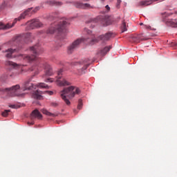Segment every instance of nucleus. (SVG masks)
Returning <instances> with one entry per match:
<instances>
[{
	"mask_svg": "<svg viewBox=\"0 0 177 177\" xmlns=\"http://www.w3.org/2000/svg\"><path fill=\"white\" fill-rule=\"evenodd\" d=\"M30 81L31 79H29L25 82L21 88H20V85L17 84L10 88H0V92H10L12 96H22L23 92L25 91H31V89H35L37 87L49 89V86L45 83H38L37 84L34 85V84L30 83Z\"/></svg>",
	"mask_w": 177,
	"mask_h": 177,
	"instance_id": "1",
	"label": "nucleus"
},
{
	"mask_svg": "<svg viewBox=\"0 0 177 177\" xmlns=\"http://www.w3.org/2000/svg\"><path fill=\"white\" fill-rule=\"evenodd\" d=\"M113 37V33L108 32L105 35H102L98 37H91V40H89V37L87 38H79L74 41L68 47V53H71L74 52L80 45H81L82 42H87L88 45H95V44H97L99 41H102V42H105V41H109Z\"/></svg>",
	"mask_w": 177,
	"mask_h": 177,
	"instance_id": "2",
	"label": "nucleus"
},
{
	"mask_svg": "<svg viewBox=\"0 0 177 177\" xmlns=\"http://www.w3.org/2000/svg\"><path fill=\"white\" fill-rule=\"evenodd\" d=\"M80 93L81 90H80L78 87L71 86L68 88H64V90L61 91V97L67 106H70L71 102L68 99H67V97L73 99L75 95H80Z\"/></svg>",
	"mask_w": 177,
	"mask_h": 177,
	"instance_id": "3",
	"label": "nucleus"
},
{
	"mask_svg": "<svg viewBox=\"0 0 177 177\" xmlns=\"http://www.w3.org/2000/svg\"><path fill=\"white\" fill-rule=\"evenodd\" d=\"M68 24L67 19H62L59 22L51 24L48 30H46V34H55L56 32L59 34L64 32Z\"/></svg>",
	"mask_w": 177,
	"mask_h": 177,
	"instance_id": "4",
	"label": "nucleus"
},
{
	"mask_svg": "<svg viewBox=\"0 0 177 177\" xmlns=\"http://www.w3.org/2000/svg\"><path fill=\"white\" fill-rule=\"evenodd\" d=\"M32 10V8H28L23 13H21L18 18H16L12 24H7L5 25L3 24V23L0 22V30H9V28H12V27H14L15 24L17 23V20L20 21V20H23V19H26V16H31V15H32V12H31Z\"/></svg>",
	"mask_w": 177,
	"mask_h": 177,
	"instance_id": "5",
	"label": "nucleus"
},
{
	"mask_svg": "<svg viewBox=\"0 0 177 177\" xmlns=\"http://www.w3.org/2000/svg\"><path fill=\"white\" fill-rule=\"evenodd\" d=\"M30 52L31 53H33L32 55H20L21 57L24 60H26V62H28L29 63H31V62H34L35 60H37V56H38V51L39 50V47H38V45H35L34 46H32L29 49Z\"/></svg>",
	"mask_w": 177,
	"mask_h": 177,
	"instance_id": "6",
	"label": "nucleus"
},
{
	"mask_svg": "<svg viewBox=\"0 0 177 177\" xmlns=\"http://www.w3.org/2000/svg\"><path fill=\"white\" fill-rule=\"evenodd\" d=\"M62 73H63V69H60L57 73V76L56 77L57 85L59 86H67L71 85L70 82L67 81L64 78H62Z\"/></svg>",
	"mask_w": 177,
	"mask_h": 177,
	"instance_id": "7",
	"label": "nucleus"
},
{
	"mask_svg": "<svg viewBox=\"0 0 177 177\" xmlns=\"http://www.w3.org/2000/svg\"><path fill=\"white\" fill-rule=\"evenodd\" d=\"M27 30H34V28H39L42 27V23L39 20L35 19L26 23Z\"/></svg>",
	"mask_w": 177,
	"mask_h": 177,
	"instance_id": "8",
	"label": "nucleus"
},
{
	"mask_svg": "<svg viewBox=\"0 0 177 177\" xmlns=\"http://www.w3.org/2000/svg\"><path fill=\"white\" fill-rule=\"evenodd\" d=\"M97 20H99L102 26H110L111 21H110V17L109 15L99 16L97 17Z\"/></svg>",
	"mask_w": 177,
	"mask_h": 177,
	"instance_id": "9",
	"label": "nucleus"
},
{
	"mask_svg": "<svg viewBox=\"0 0 177 177\" xmlns=\"http://www.w3.org/2000/svg\"><path fill=\"white\" fill-rule=\"evenodd\" d=\"M75 7L80 9H93V6H91L89 3H84L76 1L74 3Z\"/></svg>",
	"mask_w": 177,
	"mask_h": 177,
	"instance_id": "10",
	"label": "nucleus"
},
{
	"mask_svg": "<svg viewBox=\"0 0 177 177\" xmlns=\"http://www.w3.org/2000/svg\"><path fill=\"white\" fill-rule=\"evenodd\" d=\"M34 118H38V120H41V118H42V114H41V113H39V111H38L37 109H35L31 113L30 119L34 120Z\"/></svg>",
	"mask_w": 177,
	"mask_h": 177,
	"instance_id": "11",
	"label": "nucleus"
},
{
	"mask_svg": "<svg viewBox=\"0 0 177 177\" xmlns=\"http://www.w3.org/2000/svg\"><path fill=\"white\" fill-rule=\"evenodd\" d=\"M47 77H50V75H53V71L52 70V67L50 65L46 64L45 65V75Z\"/></svg>",
	"mask_w": 177,
	"mask_h": 177,
	"instance_id": "12",
	"label": "nucleus"
},
{
	"mask_svg": "<svg viewBox=\"0 0 177 177\" xmlns=\"http://www.w3.org/2000/svg\"><path fill=\"white\" fill-rule=\"evenodd\" d=\"M44 93V92L37 90L35 92H33L32 93V97L33 99H37V100H41L42 99V94Z\"/></svg>",
	"mask_w": 177,
	"mask_h": 177,
	"instance_id": "13",
	"label": "nucleus"
},
{
	"mask_svg": "<svg viewBox=\"0 0 177 177\" xmlns=\"http://www.w3.org/2000/svg\"><path fill=\"white\" fill-rule=\"evenodd\" d=\"M166 24L170 27L177 28V19H167L166 21Z\"/></svg>",
	"mask_w": 177,
	"mask_h": 177,
	"instance_id": "14",
	"label": "nucleus"
},
{
	"mask_svg": "<svg viewBox=\"0 0 177 177\" xmlns=\"http://www.w3.org/2000/svg\"><path fill=\"white\" fill-rule=\"evenodd\" d=\"M6 66H10V67H13V68H20V67H21V65L17 64L11 61H6Z\"/></svg>",
	"mask_w": 177,
	"mask_h": 177,
	"instance_id": "15",
	"label": "nucleus"
},
{
	"mask_svg": "<svg viewBox=\"0 0 177 177\" xmlns=\"http://www.w3.org/2000/svg\"><path fill=\"white\" fill-rule=\"evenodd\" d=\"M6 52V57L10 58L12 57V55L16 52V49H12V48H8Z\"/></svg>",
	"mask_w": 177,
	"mask_h": 177,
	"instance_id": "16",
	"label": "nucleus"
},
{
	"mask_svg": "<svg viewBox=\"0 0 177 177\" xmlns=\"http://www.w3.org/2000/svg\"><path fill=\"white\" fill-rule=\"evenodd\" d=\"M41 113H43V114H46V115H48L49 117H56V115H57L55 113H52L49 112L46 109H42Z\"/></svg>",
	"mask_w": 177,
	"mask_h": 177,
	"instance_id": "17",
	"label": "nucleus"
},
{
	"mask_svg": "<svg viewBox=\"0 0 177 177\" xmlns=\"http://www.w3.org/2000/svg\"><path fill=\"white\" fill-rule=\"evenodd\" d=\"M110 49H111V46H106L105 48H104L102 50H101V53L102 55H106V53H107V52L110 51Z\"/></svg>",
	"mask_w": 177,
	"mask_h": 177,
	"instance_id": "18",
	"label": "nucleus"
},
{
	"mask_svg": "<svg viewBox=\"0 0 177 177\" xmlns=\"http://www.w3.org/2000/svg\"><path fill=\"white\" fill-rule=\"evenodd\" d=\"M128 28H127V24L124 21H122V26H121V30L122 32H125V31H127Z\"/></svg>",
	"mask_w": 177,
	"mask_h": 177,
	"instance_id": "19",
	"label": "nucleus"
},
{
	"mask_svg": "<svg viewBox=\"0 0 177 177\" xmlns=\"http://www.w3.org/2000/svg\"><path fill=\"white\" fill-rule=\"evenodd\" d=\"M30 71H35V75H38L39 71H38V66H34L30 68Z\"/></svg>",
	"mask_w": 177,
	"mask_h": 177,
	"instance_id": "20",
	"label": "nucleus"
},
{
	"mask_svg": "<svg viewBox=\"0 0 177 177\" xmlns=\"http://www.w3.org/2000/svg\"><path fill=\"white\" fill-rule=\"evenodd\" d=\"M138 39H139V41H147V39H149V38L147 37H145V36H143V34H140L137 36Z\"/></svg>",
	"mask_w": 177,
	"mask_h": 177,
	"instance_id": "21",
	"label": "nucleus"
},
{
	"mask_svg": "<svg viewBox=\"0 0 177 177\" xmlns=\"http://www.w3.org/2000/svg\"><path fill=\"white\" fill-rule=\"evenodd\" d=\"M161 15L163 20H165L167 17H169V16H171V13H168V12H163Z\"/></svg>",
	"mask_w": 177,
	"mask_h": 177,
	"instance_id": "22",
	"label": "nucleus"
},
{
	"mask_svg": "<svg viewBox=\"0 0 177 177\" xmlns=\"http://www.w3.org/2000/svg\"><path fill=\"white\" fill-rule=\"evenodd\" d=\"M86 63H88V59H85L82 62H75L73 63V64L74 66H80V64H85Z\"/></svg>",
	"mask_w": 177,
	"mask_h": 177,
	"instance_id": "23",
	"label": "nucleus"
},
{
	"mask_svg": "<svg viewBox=\"0 0 177 177\" xmlns=\"http://www.w3.org/2000/svg\"><path fill=\"white\" fill-rule=\"evenodd\" d=\"M51 3H53V5H56L57 6H62V5H63V3L56 1H51Z\"/></svg>",
	"mask_w": 177,
	"mask_h": 177,
	"instance_id": "24",
	"label": "nucleus"
},
{
	"mask_svg": "<svg viewBox=\"0 0 177 177\" xmlns=\"http://www.w3.org/2000/svg\"><path fill=\"white\" fill-rule=\"evenodd\" d=\"M9 113H10V110H5V111L2 113L3 117H8V115H9Z\"/></svg>",
	"mask_w": 177,
	"mask_h": 177,
	"instance_id": "25",
	"label": "nucleus"
},
{
	"mask_svg": "<svg viewBox=\"0 0 177 177\" xmlns=\"http://www.w3.org/2000/svg\"><path fill=\"white\" fill-rule=\"evenodd\" d=\"M78 110H81L82 109V100H79L78 104H77Z\"/></svg>",
	"mask_w": 177,
	"mask_h": 177,
	"instance_id": "26",
	"label": "nucleus"
},
{
	"mask_svg": "<svg viewBox=\"0 0 177 177\" xmlns=\"http://www.w3.org/2000/svg\"><path fill=\"white\" fill-rule=\"evenodd\" d=\"M5 6H6V3H5V1H3V3H1V4H0V12H2V10L5 9Z\"/></svg>",
	"mask_w": 177,
	"mask_h": 177,
	"instance_id": "27",
	"label": "nucleus"
},
{
	"mask_svg": "<svg viewBox=\"0 0 177 177\" xmlns=\"http://www.w3.org/2000/svg\"><path fill=\"white\" fill-rule=\"evenodd\" d=\"M50 106L52 107H57V106H59V102H50Z\"/></svg>",
	"mask_w": 177,
	"mask_h": 177,
	"instance_id": "28",
	"label": "nucleus"
},
{
	"mask_svg": "<svg viewBox=\"0 0 177 177\" xmlns=\"http://www.w3.org/2000/svg\"><path fill=\"white\" fill-rule=\"evenodd\" d=\"M84 32H86L88 35H91L92 34V30H90L88 28H84Z\"/></svg>",
	"mask_w": 177,
	"mask_h": 177,
	"instance_id": "29",
	"label": "nucleus"
},
{
	"mask_svg": "<svg viewBox=\"0 0 177 177\" xmlns=\"http://www.w3.org/2000/svg\"><path fill=\"white\" fill-rule=\"evenodd\" d=\"M38 10H39V7H36L35 8H34L32 11H31V12L32 13H35L36 12H38Z\"/></svg>",
	"mask_w": 177,
	"mask_h": 177,
	"instance_id": "30",
	"label": "nucleus"
},
{
	"mask_svg": "<svg viewBox=\"0 0 177 177\" xmlns=\"http://www.w3.org/2000/svg\"><path fill=\"white\" fill-rule=\"evenodd\" d=\"M121 2H122V1L117 0V3H116L117 8H118V6H120V5H121Z\"/></svg>",
	"mask_w": 177,
	"mask_h": 177,
	"instance_id": "31",
	"label": "nucleus"
},
{
	"mask_svg": "<svg viewBox=\"0 0 177 177\" xmlns=\"http://www.w3.org/2000/svg\"><path fill=\"white\" fill-rule=\"evenodd\" d=\"M53 82V80H52V78H48L45 80V82Z\"/></svg>",
	"mask_w": 177,
	"mask_h": 177,
	"instance_id": "32",
	"label": "nucleus"
},
{
	"mask_svg": "<svg viewBox=\"0 0 177 177\" xmlns=\"http://www.w3.org/2000/svg\"><path fill=\"white\" fill-rule=\"evenodd\" d=\"M105 9L106 10V12H110V6H109V5L105 6Z\"/></svg>",
	"mask_w": 177,
	"mask_h": 177,
	"instance_id": "33",
	"label": "nucleus"
},
{
	"mask_svg": "<svg viewBox=\"0 0 177 177\" xmlns=\"http://www.w3.org/2000/svg\"><path fill=\"white\" fill-rule=\"evenodd\" d=\"M88 67H89V64H86V66H84V68H82V70H86V68H88Z\"/></svg>",
	"mask_w": 177,
	"mask_h": 177,
	"instance_id": "34",
	"label": "nucleus"
},
{
	"mask_svg": "<svg viewBox=\"0 0 177 177\" xmlns=\"http://www.w3.org/2000/svg\"><path fill=\"white\" fill-rule=\"evenodd\" d=\"M57 13L51 14L50 17H57Z\"/></svg>",
	"mask_w": 177,
	"mask_h": 177,
	"instance_id": "35",
	"label": "nucleus"
},
{
	"mask_svg": "<svg viewBox=\"0 0 177 177\" xmlns=\"http://www.w3.org/2000/svg\"><path fill=\"white\" fill-rule=\"evenodd\" d=\"M145 28L149 29V28H151V27L150 26L145 25Z\"/></svg>",
	"mask_w": 177,
	"mask_h": 177,
	"instance_id": "36",
	"label": "nucleus"
},
{
	"mask_svg": "<svg viewBox=\"0 0 177 177\" xmlns=\"http://www.w3.org/2000/svg\"><path fill=\"white\" fill-rule=\"evenodd\" d=\"M21 36H17L16 37V41H19L20 39Z\"/></svg>",
	"mask_w": 177,
	"mask_h": 177,
	"instance_id": "37",
	"label": "nucleus"
},
{
	"mask_svg": "<svg viewBox=\"0 0 177 177\" xmlns=\"http://www.w3.org/2000/svg\"><path fill=\"white\" fill-rule=\"evenodd\" d=\"M11 109H16V105H10Z\"/></svg>",
	"mask_w": 177,
	"mask_h": 177,
	"instance_id": "38",
	"label": "nucleus"
},
{
	"mask_svg": "<svg viewBox=\"0 0 177 177\" xmlns=\"http://www.w3.org/2000/svg\"><path fill=\"white\" fill-rule=\"evenodd\" d=\"M28 124L29 126H30V125H34V122H28Z\"/></svg>",
	"mask_w": 177,
	"mask_h": 177,
	"instance_id": "39",
	"label": "nucleus"
},
{
	"mask_svg": "<svg viewBox=\"0 0 177 177\" xmlns=\"http://www.w3.org/2000/svg\"><path fill=\"white\" fill-rule=\"evenodd\" d=\"M23 73V68H21L20 71L18 73V74H21Z\"/></svg>",
	"mask_w": 177,
	"mask_h": 177,
	"instance_id": "40",
	"label": "nucleus"
},
{
	"mask_svg": "<svg viewBox=\"0 0 177 177\" xmlns=\"http://www.w3.org/2000/svg\"><path fill=\"white\" fill-rule=\"evenodd\" d=\"M48 93L49 95H53V91H48Z\"/></svg>",
	"mask_w": 177,
	"mask_h": 177,
	"instance_id": "41",
	"label": "nucleus"
},
{
	"mask_svg": "<svg viewBox=\"0 0 177 177\" xmlns=\"http://www.w3.org/2000/svg\"><path fill=\"white\" fill-rule=\"evenodd\" d=\"M83 2H88L90 0H82Z\"/></svg>",
	"mask_w": 177,
	"mask_h": 177,
	"instance_id": "42",
	"label": "nucleus"
},
{
	"mask_svg": "<svg viewBox=\"0 0 177 177\" xmlns=\"http://www.w3.org/2000/svg\"><path fill=\"white\" fill-rule=\"evenodd\" d=\"M27 35H28V37H31V33H27Z\"/></svg>",
	"mask_w": 177,
	"mask_h": 177,
	"instance_id": "43",
	"label": "nucleus"
},
{
	"mask_svg": "<svg viewBox=\"0 0 177 177\" xmlns=\"http://www.w3.org/2000/svg\"><path fill=\"white\" fill-rule=\"evenodd\" d=\"M140 26H143V23L140 24Z\"/></svg>",
	"mask_w": 177,
	"mask_h": 177,
	"instance_id": "44",
	"label": "nucleus"
},
{
	"mask_svg": "<svg viewBox=\"0 0 177 177\" xmlns=\"http://www.w3.org/2000/svg\"><path fill=\"white\" fill-rule=\"evenodd\" d=\"M75 111H77L76 110H74V112L75 113Z\"/></svg>",
	"mask_w": 177,
	"mask_h": 177,
	"instance_id": "45",
	"label": "nucleus"
},
{
	"mask_svg": "<svg viewBox=\"0 0 177 177\" xmlns=\"http://www.w3.org/2000/svg\"><path fill=\"white\" fill-rule=\"evenodd\" d=\"M176 13H177V11L176 12Z\"/></svg>",
	"mask_w": 177,
	"mask_h": 177,
	"instance_id": "46",
	"label": "nucleus"
}]
</instances>
